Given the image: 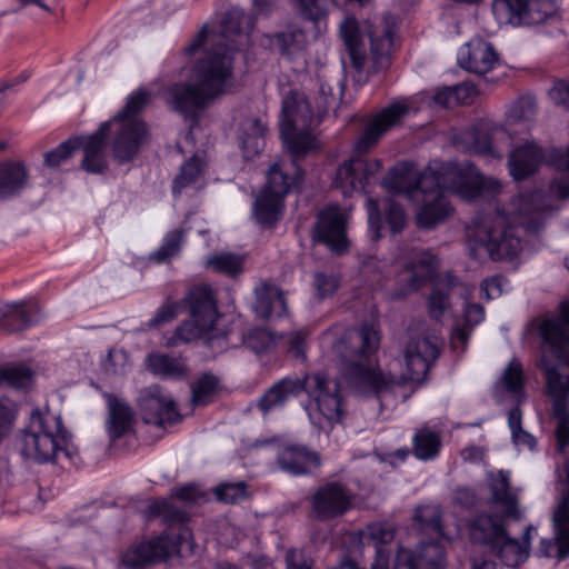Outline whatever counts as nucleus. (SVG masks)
Masks as SVG:
<instances>
[{
  "mask_svg": "<svg viewBox=\"0 0 569 569\" xmlns=\"http://www.w3.org/2000/svg\"><path fill=\"white\" fill-rule=\"evenodd\" d=\"M253 26L254 19L239 8L228 11L218 28L204 24L181 53L186 61L198 59L193 79L168 88L163 92L166 102L184 118L193 120L211 100L229 92L234 84L233 50L247 40Z\"/></svg>",
  "mask_w": 569,
  "mask_h": 569,
  "instance_id": "obj_1",
  "label": "nucleus"
},
{
  "mask_svg": "<svg viewBox=\"0 0 569 569\" xmlns=\"http://www.w3.org/2000/svg\"><path fill=\"white\" fill-rule=\"evenodd\" d=\"M382 187L417 206L416 222L422 229H431L449 217L452 208L447 192L475 201L497 196L502 189L498 179L483 176L467 160L445 162L439 159L429 161L421 172L413 162H399L383 178Z\"/></svg>",
  "mask_w": 569,
  "mask_h": 569,
  "instance_id": "obj_2",
  "label": "nucleus"
},
{
  "mask_svg": "<svg viewBox=\"0 0 569 569\" xmlns=\"http://www.w3.org/2000/svg\"><path fill=\"white\" fill-rule=\"evenodd\" d=\"M380 345V335L373 325H365L358 331L342 325L322 333L320 347L325 356L336 361L342 373L362 393H379L398 381H422L439 356V339L417 337L405 349V368L400 377L383 375L372 357Z\"/></svg>",
  "mask_w": 569,
  "mask_h": 569,
  "instance_id": "obj_3",
  "label": "nucleus"
},
{
  "mask_svg": "<svg viewBox=\"0 0 569 569\" xmlns=\"http://www.w3.org/2000/svg\"><path fill=\"white\" fill-rule=\"evenodd\" d=\"M332 100L330 89L321 87L320 102L316 109L305 94L290 90L282 99L280 132L286 149L293 157L291 161L274 162L267 176V183L256 198L252 216L262 227L274 224L282 216L284 197L302 181L297 158L319 148L312 130L319 126Z\"/></svg>",
  "mask_w": 569,
  "mask_h": 569,
  "instance_id": "obj_4",
  "label": "nucleus"
},
{
  "mask_svg": "<svg viewBox=\"0 0 569 569\" xmlns=\"http://www.w3.org/2000/svg\"><path fill=\"white\" fill-rule=\"evenodd\" d=\"M150 94L143 88L130 93L120 113L101 123L90 134L69 139L44 156L46 164L58 167L76 149L83 150L82 168L90 173H101L107 166V137L112 136V152L120 163L128 162L137 154L148 139V130L138 113L149 103Z\"/></svg>",
  "mask_w": 569,
  "mask_h": 569,
  "instance_id": "obj_5",
  "label": "nucleus"
},
{
  "mask_svg": "<svg viewBox=\"0 0 569 569\" xmlns=\"http://www.w3.org/2000/svg\"><path fill=\"white\" fill-rule=\"evenodd\" d=\"M546 197L540 191L520 194L502 208L479 213L467 227V243L476 259L511 260L521 250L520 229L536 232L543 223Z\"/></svg>",
  "mask_w": 569,
  "mask_h": 569,
  "instance_id": "obj_6",
  "label": "nucleus"
},
{
  "mask_svg": "<svg viewBox=\"0 0 569 569\" xmlns=\"http://www.w3.org/2000/svg\"><path fill=\"white\" fill-rule=\"evenodd\" d=\"M491 506L502 515H477L468 523L467 533L483 552L495 553L507 567H516L528 558L530 541L537 532L533 527H528L522 543L506 535L502 518L518 517L517 498L509 490L508 472L500 471L499 479L492 485Z\"/></svg>",
  "mask_w": 569,
  "mask_h": 569,
  "instance_id": "obj_7",
  "label": "nucleus"
},
{
  "mask_svg": "<svg viewBox=\"0 0 569 569\" xmlns=\"http://www.w3.org/2000/svg\"><path fill=\"white\" fill-rule=\"evenodd\" d=\"M535 113V99L521 97L509 106L505 126L481 121L472 129L462 132L458 137V142L469 152L501 158L502 147L500 143L510 138L509 131L515 126H520L521 130H528Z\"/></svg>",
  "mask_w": 569,
  "mask_h": 569,
  "instance_id": "obj_8",
  "label": "nucleus"
},
{
  "mask_svg": "<svg viewBox=\"0 0 569 569\" xmlns=\"http://www.w3.org/2000/svg\"><path fill=\"white\" fill-rule=\"evenodd\" d=\"M67 440L61 417L49 409L33 410L22 439V453L37 462L52 461Z\"/></svg>",
  "mask_w": 569,
  "mask_h": 569,
  "instance_id": "obj_9",
  "label": "nucleus"
},
{
  "mask_svg": "<svg viewBox=\"0 0 569 569\" xmlns=\"http://www.w3.org/2000/svg\"><path fill=\"white\" fill-rule=\"evenodd\" d=\"M475 287L459 283L452 276H447L445 279L437 280L433 284L432 292L429 297V311L435 318L440 317L449 307V300L453 297H459L465 302L463 308V326H457L451 339L458 340L465 345L468 339V330L478 326L485 320V309L478 303H468Z\"/></svg>",
  "mask_w": 569,
  "mask_h": 569,
  "instance_id": "obj_10",
  "label": "nucleus"
},
{
  "mask_svg": "<svg viewBox=\"0 0 569 569\" xmlns=\"http://www.w3.org/2000/svg\"><path fill=\"white\" fill-rule=\"evenodd\" d=\"M194 551V542L189 528L179 526L174 535H161L130 547L121 558L129 569H140L147 565L163 561L173 555L187 557Z\"/></svg>",
  "mask_w": 569,
  "mask_h": 569,
  "instance_id": "obj_11",
  "label": "nucleus"
},
{
  "mask_svg": "<svg viewBox=\"0 0 569 569\" xmlns=\"http://www.w3.org/2000/svg\"><path fill=\"white\" fill-rule=\"evenodd\" d=\"M189 320L179 326L174 335L168 339V346L206 337L214 327L219 313L213 291L208 286L193 287L188 296Z\"/></svg>",
  "mask_w": 569,
  "mask_h": 569,
  "instance_id": "obj_12",
  "label": "nucleus"
},
{
  "mask_svg": "<svg viewBox=\"0 0 569 569\" xmlns=\"http://www.w3.org/2000/svg\"><path fill=\"white\" fill-rule=\"evenodd\" d=\"M306 392L309 402L305 406L311 423L321 430L331 429L341 422L342 401L337 386L329 387V379L323 372L306 375Z\"/></svg>",
  "mask_w": 569,
  "mask_h": 569,
  "instance_id": "obj_13",
  "label": "nucleus"
},
{
  "mask_svg": "<svg viewBox=\"0 0 569 569\" xmlns=\"http://www.w3.org/2000/svg\"><path fill=\"white\" fill-rule=\"evenodd\" d=\"M439 268V259L429 249L402 248L392 262V269L397 273L396 282L401 287L392 293L393 298L417 290L430 280Z\"/></svg>",
  "mask_w": 569,
  "mask_h": 569,
  "instance_id": "obj_14",
  "label": "nucleus"
},
{
  "mask_svg": "<svg viewBox=\"0 0 569 569\" xmlns=\"http://www.w3.org/2000/svg\"><path fill=\"white\" fill-rule=\"evenodd\" d=\"M541 366L546 372L548 392L553 399V417L558 420L556 438L558 450L563 453L569 446V376L560 371L563 363H551L548 351H542Z\"/></svg>",
  "mask_w": 569,
  "mask_h": 569,
  "instance_id": "obj_15",
  "label": "nucleus"
},
{
  "mask_svg": "<svg viewBox=\"0 0 569 569\" xmlns=\"http://www.w3.org/2000/svg\"><path fill=\"white\" fill-rule=\"evenodd\" d=\"M492 11L499 23L531 26L552 17L557 4L555 0H495Z\"/></svg>",
  "mask_w": 569,
  "mask_h": 569,
  "instance_id": "obj_16",
  "label": "nucleus"
},
{
  "mask_svg": "<svg viewBox=\"0 0 569 569\" xmlns=\"http://www.w3.org/2000/svg\"><path fill=\"white\" fill-rule=\"evenodd\" d=\"M539 332L543 350L548 351L551 363H563L560 371L567 376L569 369V299L560 305L559 316L542 319Z\"/></svg>",
  "mask_w": 569,
  "mask_h": 569,
  "instance_id": "obj_17",
  "label": "nucleus"
},
{
  "mask_svg": "<svg viewBox=\"0 0 569 569\" xmlns=\"http://www.w3.org/2000/svg\"><path fill=\"white\" fill-rule=\"evenodd\" d=\"M419 109V101L416 97L392 102L369 121L357 140L355 150L359 153L366 152L378 142L387 130L401 122L406 117L417 113Z\"/></svg>",
  "mask_w": 569,
  "mask_h": 569,
  "instance_id": "obj_18",
  "label": "nucleus"
},
{
  "mask_svg": "<svg viewBox=\"0 0 569 569\" xmlns=\"http://www.w3.org/2000/svg\"><path fill=\"white\" fill-rule=\"evenodd\" d=\"M567 482L559 481L561 496L553 511L555 540L542 539L537 553L540 557H557L562 560L569 557V458L565 465Z\"/></svg>",
  "mask_w": 569,
  "mask_h": 569,
  "instance_id": "obj_19",
  "label": "nucleus"
},
{
  "mask_svg": "<svg viewBox=\"0 0 569 569\" xmlns=\"http://www.w3.org/2000/svg\"><path fill=\"white\" fill-rule=\"evenodd\" d=\"M380 169L381 162L378 159L351 158L338 168L333 186L345 197H350L356 192L365 191Z\"/></svg>",
  "mask_w": 569,
  "mask_h": 569,
  "instance_id": "obj_20",
  "label": "nucleus"
},
{
  "mask_svg": "<svg viewBox=\"0 0 569 569\" xmlns=\"http://www.w3.org/2000/svg\"><path fill=\"white\" fill-rule=\"evenodd\" d=\"M246 343L258 355L282 350L296 358H305L307 333L303 330H298L284 336H274L268 330L254 329L249 332Z\"/></svg>",
  "mask_w": 569,
  "mask_h": 569,
  "instance_id": "obj_21",
  "label": "nucleus"
},
{
  "mask_svg": "<svg viewBox=\"0 0 569 569\" xmlns=\"http://www.w3.org/2000/svg\"><path fill=\"white\" fill-rule=\"evenodd\" d=\"M348 217L349 211L347 209L328 206L318 216V223L313 232L315 240L323 242L332 251H343L348 246L346 237Z\"/></svg>",
  "mask_w": 569,
  "mask_h": 569,
  "instance_id": "obj_22",
  "label": "nucleus"
},
{
  "mask_svg": "<svg viewBox=\"0 0 569 569\" xmlns=\"http://www.w3.org/2000/svg\"><path fill=\"white\" fill-rule=\"evenodd\" d=\"M140 409L142 419L149 425L163 426L166 423H173L179 418V412L172 398L157 386H152L142 392Z\"/></svg>",
  "mask_w": 569,
  "mask_h": 569,
  "instance_id": "obj_23",
  "label": "nucleus"
},
{
  "mask_svg": "<svg viewBox=\"0 0 569 569\" xmlns=\"http://www.w3.org/2000/svg\"><path fill=\"white\" fill-rule=\"evenodd\" d=\"M459 66L473 73L483 74L499 64V57L491 43L473 38L458 51Z\"/></svg>",
  "mask_w": 569,
  "mask_h": 569,
  "instance_id": "obj_24",
  "label": "nucleus"
},
{
  "mask_svg": "<svg viewBox=\"0 0 569 569\" xmlns=\"http://www.w3.org/2000/svg\"><path fill=\"white\" fill-rule=\"evenodd\" d=\"M352 506L351 495L340 485L328 483L312 497V511L319 519H330L346 513Z\"/></svg>",
  "mask_w": 569,
  "mask_h": 569,
  "instance_id": "obj_25",
  "label": "nucleus"
},
{
  "mask_svg": "<svg viewBox=\"0 0 569 569\" xmlns=\"http://www.w3.org/2000/svg\"><path fill=\"white\" fill-rule=\"evenodd\" d=\"M306 376L300 379L297 377H286L272 387H270L259 400L260 410L267 415L273 410L282 408L289 400L306 391Z\"/></svg>",
  "mask_w": 569,
  "mask_h": 569,
  "instance_id": "obj_26",
  "label": "nucleus"
},
{
  "mask_svg": "<svg viewBox=\"0 0 569 569\" xmlns=\"http://www.w3.org/2000/svg\"><path fill=\"white\" fill-rule=\"evenodd\" d=\"M363 31L370 40V49L375 63L383 67L395 44V27L387 19L378 23L365 22Z\"/></svg>",
  "mask_w": 569,
  "mask_h": 569,
  "instance_id": "obj_27",
  "label": "nucleus"
},
{
  "mask_svg": "<svg viewBox=\"0 0 569 569\" xmlns=\"http://www.w3.org/2000/svg\"><path fill=\"white\" fill-rule=\"evenodd\" d=\"M253 310L260 318H281L287 313V302L282 290L273 283L261 282L254 288Z\"/></svg>",
  "mask_w": 569,
  "mask_h": 569,
  "instance_id": "obj_28",
  "label": "nucleus"
},
{
  "mask_svg": "<svg viewBox=\"0 0 569 569\" xmlns=\"http://www.w3.org/2000/svg\"><path fill=\"white\" fill-rule=\"evenodd\" d=\"M280 468L292 475H305L317 469L320 465L316 452L303 446H287L278 455Z\"/></svg>",
  "mask_w": 569,
  "mask_h": 569,
  "instance_id": "obj_29",
  "label": "nucleus"
},
{
  "mask_svg": "<svg viewBox=\"0 0 569 569\" xmlns=\"http://www.w3.org/2000/svg\"><path fill=\"white\" fill-rule=\"evenodd\" d=\"M339 36L349 53L352 67L361 71L366 64L367 54L362 42L363 31L353 17H346L340 23Z\"/></svg>",
  "mask_w": 569,
  "mask_h": 569,
  "instance_id": "obj_30",
  "label": "nucleus"
},
{
  "mask_svg": "<svg viewBox=\"0 0 569 569\" xmlns=\"http://www.w3.org/2000/svg\"><path fill=\"white\" fill-rule=\"evenodd\" d=\"M207 160L204 154L194 153L186 161L173 180V196L180 194L187 188L200 189L204 186Z\"/></svg>",
  "mask_w": 569,
  "mask_h": 569,
  "instance_id": "obj_31",
  "label": "nucleus"
},
{
  "mask_svg": "<svg viewBox=\"0 0 569 569\" xmlns=\"http://www.w3.org/2000/svg\"><path fill=\"white\" fill-rule=\"evenodd\" d=\"M266 124L261 119L246 118L238 128L237 138L246 158L258 154L264 144Z\"/></svg>",
  "mask_w": 569,
  "mask_h": 569,
  "instance_id": "obj_32",
  "label": "nucleus"
},
{
  "mask_svg": "<svg viewBox=\"0 0 569 569\" xmlns=\"http://www.w3.org/2000/svg\"><path fill=\"white\" fill-rule=\"evenodd\" d=\"M108 407L107 432L111 439H118L131 430L134 415L122 399L114 396H108Z\"/></svg>",
  "mask_w": 569,
  "mask_h": 569,
  "instance_id": "obj_33",
  "label": "nucleus"
},
{
  "mask_svg": "<svg viewBox=\"0 0 569 569\" xmlns=\"http://www.w3.org/2000/svg\"><path fill=\"white\" fill-rule=\"evenodd\" d=\"M523 385L522 365L517 358H512L502 371L495 388L497 393H507L511 395L515 399H519L522 396Z\"/></svg>",
  "mask_w": 569,
  "mask_h": 569,
  "instance_id": "obj_34",
  "label": "nucleus"
},
{
  "mask_svg": "<svg viewBox=\"0 0 569 569\" xmlns=\"http://www.w3.org/2000/svg\"><path fill=\"white\" fill-rule=\"evenodd\" d=\"M148 369L163 378H180L187 375V365L181 357L163 353H151L147 358Z\"/></svg>",
  "mask_w": 569,
  "mask_h": 569,
  "instance_id": "obj_35",
  "label": "nucleus"
},
{
  "mask_svg": "<svg viewBox=\"0 0 569 569\" xmlns=\"http://www.w3.org/2000/svg\"><path fill=\"white\" fill-rule=\"evenodd\" d=\"M27 170L19 162L0 164V199L20 191L27 182Z\"/></svg>",
  "mask_w": 569,
  "mask_h": 569,
  "instance_id": "obj_36",
  "label": "nucleus"
},
{
  "mask_svg": "<svg viewBox=\"0 0 569 569\" xmlns=\"http://www.w3.org/2000/svg\"><path fill=\"white\" fill-rule=\"evenodd\" d=\"M441 448V439L438 432L429 429H420L413 437L412 452L419 460L428 461L435 459Z\"/></svg>",
  "mask_w": 569,
  "mask_h": 569,
  "instance_id": "obj_37",
  "label": "nucleus"
},
{
  "mask_svg": "<svg viewBox=\"0 0 569 569\" xmlns=\"http://www.w3.org/2000/svg\"><path fill=\"white\" fill-rule=\"evenodd\" d=\"M186 232L182 229L167 232L160 247L150 253V260L164 263L179 256L184 242Z\"/></svg>",
  "mask_w": 569,
  "mask_h": 569,
  "instance_id": "obj_38",
  "label": "nucleus"
},
{
  "mask_svg": "<svg viewBox=\"0 0 569 569\" xmlns=\"http://www.w3.org/2000/svg\"><path fill=\"white\" fill-rule=\"evenodd\" d=\"M262 42L271 49H278L283 54H292L306 46V36L301 30H293L288 33L264 36Z\"/></svg>",
  "mask_w": 569,
  "mask_h": 569,
  "instance_id": "obj_39",
  "label": "nucleus"
},
{
  "mask_svg": "<svg viewBox=\"0 0 569 569\" xmlns=\"http://www.w3.org/2000/svg\"><path fill=\"white\" fill-rule=\"evenodd\" d=\"M204 264L214 272L234 277L243 270V257L224 252L209 257Z\"/></svg>",
  "mask_w": 569,
  "mask_h": 569,
  "instance_id": "obj_40",
  "label": "nucleus"
},
{
  "mask_svg": "<svg viewBox=\"0 0 569 569\" xmlns=\"http://www.w3.org/2000/svg\"><path fill=\"white\" fill-rule=\"evenodd\" d=\"M219 389V380L210 373L202 375L191 388V401L193 406H204L209 403Z\"/></svg>",
  "mask_w": 569,
  "mask_h": 569,
  "instance_id": "obj_41",
  "label": "nucleus"
},
{
  "mask_svg": "<svg viewBox=\"0 0 569 569\" xmlns=\"http://www.w3.org/2000/svg\"><path fill=\"white\" fill-rule=\"evenodd\" d=\"M32 372L26 367L11 366L0 368V385L23 389L31 385Z\"/></svg>",
  "mask_w": 569,
  "mask_h": 569,
  "instance_id": "obj_42",
  "label": "nucleus"
},
{
  "mask_svg": "<svg viewBox=\"0 0 569 569\" xmlns=\"http://www.w3.org/2000/svg\"><path fill=\"white\" fill-rule=\"evenodd\" d=\"M382 207L386 211V222L392 233H399L406 226V213L401 206L396 204L391 199H385Z\"/></svg>",
  "mask_w": 569,
  "mask_h": 569,
  "instance_id": "obj_43",
  "label": "nucleus"
},
{
  "mask_svg": "<svg viewBox=\"0 0 569 569\" xmlns=\"http://www.w3.org/2000/svg\"><path fill=\"white\" fill-rule=\"evenodd\" d=\"M216 498L226 503H236L247 497L244 482L222 483L214 489Z\"/></svg>",
  "mask_w": 569,
  "mask_h": 569,
  "instance_id": "obj_44",
  "label": "nucleus"
},
{
  "mask_svg": "<svg viewBox=\"0 0 569 569\" xmlns=\"http://www.w3.org/2000/svg\"><path fill=\"white\" fill-rule=\"evenodd\" d=\"M16 417V403L6 397L0 398V442L11 432Z\"/></svg>",
  "mask_w": 569,
  "mask_h": 569,
  "instance_id": "obj_45",
  "label": "nucleus"
},
{
  "mask_svg": "<svg viewBox=\"0 0 569 569\" xmlns=\"http://www.w3.org/2000/svg\"><path fill=\"white\" fill-rule=\"evenodd\" d=\"M366 206L368 213L369 237L371 240L377 241L382 237L383 229V220L379 210L380 203L372 198H368Z\"/></svg>",
  "mask_w": 569,
  "mask_h": 569,
  "instance_id": "obj_46",
  "label": "nucleus"
},
{
  "mask_svg": "<svg viewBox=\"0 0 569 569\" xmlns=\"http://www.w3.org/2000/svg\"><path fill=\"white\" fill-rule=\"evenodd\" d=\"M176 511L168 499H158L151 501L146 510L148 517H162L164 521H170L176 518Z\"/></svg>",
  "mask_w": 569,
  "mask_h": 569,
  "instance_id": "obj_47",
  "label": "nucleus"
},
{
  "mask_svg": "<svg viewBox=\"0 0 569 569\" xmlns=\"http://www.w3.org/2000/svg\"><path fill=\"white\" fill-rule=\"evenodd\" d=\"M508 281L499 276L488 278L481 283V292L488 300L496 299L507 289Z\"/></svg>",
  "mask_w": 569,
  "mask_h": 569,
  "instance_id": "obj_48",
  "label": "nucleus"
},
{
  "mask_svg": "<svg viewBox=\"0 0 569 569\" xmlns=\"http://www.w3.org/2000/svg\"><path fill=\"white\" fill-rule=\"evenodd\" d=\"M172 497L182 502H198L206 498V492L196 485H186L172 490Z\"/></svg>",
  "mask_w": 569,
  "mask_h": 569,
  "instance_id": "obj_49",
  "label": "nucleus"
},
{
  "mask_svg": "<svg viewBox=\"0 0 569 569\" xmlns=\"http://www.w3.org/2000/svg\"><path fill=\"white\" fill-rule=\"evenodd\" d=\"M456 102L458 104H470L472 103L479 96L478 88L471 82H463L457 86H453Z\"/></svg>",
  "mask_w": 569,
  "mask_h": 569,
  "instance_id": "obj_50",
  "label": "nucleus"
},
{
  "mask_svg": "<svg viewBox=\"0 0 569 569\" xmlns=\"http://www.w3.org/2000/svg\"><path fill=\"white\" fill-rule=\"evenodd\" d=\"M315 287L320 298H326L337 290L338 279L333 276H327L325 273H316Z\"/></svg>",
  "mask_w": 569,
  "mask_h": 569,
  "instance_id": "obj_51",
  "label": "nucleus"
},
{
  "mask_svg": "<svg viewBox=\"0 0 569 569\" xmlns=\"http://www.w3.org/2000/svg\"><path fill=\"white\" fill-rule=\"evenodd\" d=\"M549 96L556 104L569 108V78L555 82Z\"/></svg>",
  "mask_w": 569,
  "mask_h": 569,
  "instance_id": "obj_52",
  "label": "nucleus"
},
{
  "mask_svg": "<svg viewBox=\"0 0 569 569\" xmlns=\"http://www.w3.org/2000/svg\"><path fill=\"white\" fill-rule=\"evenodd\" d=\"M286 569H312V562L302 550L289 549L286 553Z\"/></svg>",
  "mask_w": 569,
  "mask_h": 569,
  "instance_id": "obj_53",
  "label": "nucleus"
},
{
  "mask_svg": "<svg viewBox=\"0 0 569 569\" xmlns=\"http://www.w3.org/2000/svg\"><path fill=\"white\" fill-rule=\"evenodd\" d=\"M179 312L180 305L178 302H167L160 308L157 316L152 319V322L154 325L168 322L176 318Z\"/></svg>",
  "mask_w": 569,
  "mask_h": 569,
  "instance_id": "obj_54",
  "label": "nucleus"
},
{
  "mask_svg": "<svg viewBox=\"0 0 569 569\" xmlns=\"http://www.w3.org/2000/svg\"><path fill=\"white\" fill-rule=\"evenodd\" d=\"M8 308L13 317H18L21 320L22 326H30L34 322L26 301L12 302L8 305Z\"/></svg>",
  "mask_w": 569,
  "mask_h": 569,
  "instance_id": "obj_55",
  "label": "nucleus"
},
{
  "mask_svg": "<svg viewBox=\"0 0 569 569\" xmlns=\"http://www.w3.org/2000/svg\"><path fill=\"white\" fill-rule=\"evenodd\" d=\"M453 87H447L438 90L433 94V102L445 108H453L457 106Z\"/></svg>",
  "mask_w": 569,
  "mask_h": 569,
  "instance_id": "obj_56",
  "label": "nucleus"
},
{
  "mask_svg": "<svg viewBox=\"0 0 569 569\" xmlns=\"http://www.w3.org/2000/svg\"><path fill=\"white\" fill-rule=\"evenodd\" d=\"M511 440L516 447H527L530 450L537 446L536 438L523 429L511 432Z\"/></svg>",
  "mask_w": 569,
  "mask_h": 569,
  "instance_id": "obj_57",
  "label": "nucleus"
},
{
  "mask_svg": "<svg viewBox=\"0 0 569 569\" xmlns=\"http://www.w3.org/2000/svg\"><path fill=\"white\" fill-rule=\"evenodd\" d=\"M126 360H127V355L124 351L111 350V351H109L108 358L104 362L106 370L112 371V372L122 371V369H118L117 362L126 361Z\"/></svg>",
  "mask_w": 569,
  "mask_h": 569,
  "instance_id": "obj_58",
  "label": "nucleus"
},
{
  "mask_svg": "<svg viewBox=\"0 0 569 569\" xmlns=\"http://www.w3.org/2000/svg\"><path fill=\"white\" fill-rule=\"evenodd\" d=\"M465 461L479 462L483 459V450L477 446H469L461 451Z\"/></svg>",
  "mask_w": 569,
  "mask_h": 569,
  "instance_id": "obj_59",
  "label": "nucleus"
},
{
  "mask_svg": "<svg viewBox=\"0 0 569 569\" xmlns=\"http://www.w3.org/2000/svg\"><path fill=\"white\" fill-rule=\"evenodd\" d=\"M508 426L510 432L522 429L521 427V411L518 407L512 408L508 413Z\"/></svg>",
  "mask_w": 569,
  "mask_h": 569,
  "instance_id": "obj_60",
  "label": "nucleus"
},
{
  "mask_svg": "<svg viewBox=\"0 0 569 569\" xmlns=\"http://www.w3.org/2000/svg\"><path fill=\"white\" fill-rule=\"evenodd\" d=\"M252 569H273L272 562L266 556H256L251 560Z\"/></svg>",
  "mask_w": 569,
  "mask_h": 569,
  "instance_id": "obj_61",
  "label": "nucleus"
},
{
  "mask_svg": "<svg viewBox=\"0 0 569 569\" xmlns=\"http://www.w3.org/2000/svg\"><path fill=\"white\" fill-rule=\"evenodd\" d=\"M471 567H472V569H496L495 563L487 557L486 558L473 557L471 560Z\"/></svg>",
  "mask_w": 569,
  "mask_h": 569,
  "instance_id": "obj_62",
  "label": "nucleus"
},
{
  "mask_svg": "<svg viewBox=\"0 0 569 569\" xmlns=\"http://www.w3.org/2000/svg\"><path fill=\"white\" fill-rule=\"evenodd\" d=\"M409 451L407 449H400V450H397L395 452V456L400 460V461H403L407 456H408Z\"/></svg>",
  "mask_w": 569,
  "mask_h": 569,
  "instance_id": "obj_63",
  "label": "nucleus"
},
{
  "mask_svg": "<svg viewBox=\"0 0 569 569\" xmlns=\"http://www.w3.org/2000/svg\"><path fill=\"white\" fill-rule=\"evenodd\" d=\"M194 140L193 137V127H191L190 131L184 136L183 142L192 144Z\"/></svg>",
  "mask_w": 569,
  "mask_h": 569,
  "instance_id": "obj_64",
  "label": "nucleus"
}]
</instances>
